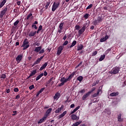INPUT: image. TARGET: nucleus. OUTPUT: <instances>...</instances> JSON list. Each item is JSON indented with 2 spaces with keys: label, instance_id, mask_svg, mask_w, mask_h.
<instances>
[{
  "label": "nucleus",
  "instance_id": "obj_38",
  "mask_svg": "<svg viewBox=\"0 0 126 126\" xmlns=\"http://www.w3.org/2000/svg\"><path fill=\"white\" fill-rule=\"evenodd\" d=\"M6 77V75L5 74H2L1 75L0 78H2L3 79H4Z\"/></svg>",
  "mask_w": 126,
  "mask_h": 126
},
{
  "label": "nucleus",
  "instance_id": "obj_13",
  "mask_svg": "<svg viewBox=\"0 0 126 126\" xmlns=\"http://www.w3.org/2000/svg\"><path fill=\"white\" fill-rule=\"evenodd\" d=\"M42 49V46L36 47L34 50V52L35 53H39Z\"/></svg>",
  "mask_w": 126,
  "mask_h": 126
},
{
  "label": "nucleus",
  "instance_id": "obj_43",
  "mask_svg": "<svg viewBox=\"0 0 126 126\" xmlns=\"http://www.w3.org/2000/svg\"><path fill=\"white\" fill-rule=\"evenodd\" d=\"M97 54H98V52H97V51H94V52H93L92 57H94V56H96V55H97Z\"/></svg>",
  "mask_w": 126,
  "mask_h": 126
},
{
  "label": "nucleus",
  "instance_id": "obj_21",
  "mask_svg": "<svg viewBox=\"0 0 126 126\" xmlns=\"http://www.w3.org/2000/svg\"><path fill=\"white\" fill-rule=\"evenodd\" d=\"M119 95V92H113L110 94V96H111L112 97H114L116 96H118Z\"/></svg>",
  "mask_w": 126,
  "mask_h": 126
},
{
  "label": "nucleus",
  "instance_id": "obj_40",
  "mask_svg": "<svg viewBox=\"0 0 126 126\" xmlns=\"http://www.w3.org/2000/svg\"><path fill=\"white\" fill-rule=\"evenodd\" d=\"M89 17V14L87 13L84 16V18H85V19H87Z\"/></svg>",
  "mask_w": 126,
  "mask_h": 126
},
{
  "label": "nucleus",
  "instance_id": "obj_33",
  "mask_svg": "<svg viewBox=\"0 0 126 126\" xmlns=\"http://www.w3.org/2000/svg\"><path fill=\"white\" fill-rule=\"evenodd\" d=\"M50 3H51V1H50L46 3V5L45 6V9H47V8H48V7H49V5H50Z\"/></svg>",
  "mask_w": 126,
  "mask_h": 126
},
{
  "label": "nucleus",
  "instance_id": "obj_6",
  "mask_svg": "<svg viewBox=\"0 0 126 126\" xmlns=\"http://www.w3.org/2000/svg\"><path fill=\"white\" fill-rule=\"evenodd\" d=\"M63 46H60L59 47L57 52V56H60V55L62 54V51H63Z\"/></svg>",
  "mask_w": 126,
  "mask_h": 126
},
{
  "label": "nucleus",
  "instance_id": "obj_9",
  "mask_svg": "<svg viewBox=\"0 0 126 126\" xmlns=\"http://www.w3.org/2000/svg\"><path fill=\"white\" fill-rule=\"evenodd\" d=\"M60 29L58 30L59 33H62V30L63 29V23H61L59 25Z\"/></svg>",
  "mask_w": 126,
  "mask_h": 126
},
{
  "label": "nucleus",
  "instance_id": "obj_26",
  "mask_svg": "<svg viewBox=\"0 0 126 126\" xmlns=\"http://www.w3.org/2000/svg\"><path fill=\"white\" fill-rule=\"evenodd\" d=\"M105 57H106V55H105L104 54L102 55H101L99 59V61L102 62V61H103L104 60V59H105Z\"/></svg>",
  "mask_w": 126,
  "mask_h": 126
},
{
  "label": "nucleus",
  "instance_id": "obj_58",
  "mask_svg": "<svg viewBox=\"0 0 126 126\" xmlns=\"http://www.w3.org/2000/svg\"><path fill=\"white\" fill-rule=\"evenodd\" d=\"M13 114H12V116H15V115H16L17 114V111H14L13 112Z\"/></svg>",
  "mask_w": 126,
  "mask_h": 126
},
{
  "label": "nucleus",
  "instance_id": "obj_49",
  "mask_svg": "<svg viewBox=\"0 0 126 126\" xmlns=\"http://www.w3.org/2000/svg\"><path fill=\"white\" fill-rule=\"evenodd\" d=\"M34 88V85H32L29 87L30 90H32Z\"/></svg>",
  "mask_w": 126,
  "mask_h": 126
},
{
  "label": "nucleus",
  "instance_id": "obj_39",
  "mask_svg": "<svg viewBox=\"0 0 126 126\" xmlns=\"http://www.w3.org/2000/svg\"><path fill=\"white\" fill-rule=\"evenodd\" d=\"M32 15H33V14H32V13L29 14L27 17V20H28L29 19V18H30V17H31L32 16Z\"/></svg>",
  "mask_w": 126,
  "mask_h": 126
},
{
  "label": "nucleus",
  "instance_id": "obj_55",
  "mask_svg": "<svg viewBox=\"0 0 126 126\" xmlns=\"http://www.w3.org/2000/svg\"><path fill=\"white\" fill-rule=\"evenodd\" d=\"M82 64V62H80L76 66V68H77L80 65H81Z\"/></svg>",
  "mask_w": 126,
  "mask_h": 126
},
{
  "label": "nucleus",
  "instance_id": "obj_30",
  "mask_svg": "<svg viewBox=\"0 0 126 126\" xmlns=\"http://www.w3.org/2000/svg\"><path fill=\"white\" fill-rule=\"evenodd\" d=\"M77 80L79 81V82H81L82 80H83V77L82 76H80L77 78Z\"/></svg>",
  "mask_w": 126,
  "mask_h": 126
},
{
  "label": "nucleus",
  "instance_id": "obj_5",
  "mask_svg": "<svg viewBox=\"0 0 126 126\" xmlns=\"http://www.w3.org/2000/svg\"><path fill=\"white\" fill-rule=\"evenodd\" d=\"M22 59H23V55H22V54L19 55L16 58V61L17 63H19L22 60Z\"/></svg>",
  "mask_w": 126,
  "mask_h": 126
},
{
  "label": "nucleus",
  "instance_id": "obj_54",
  "mask_svg": "<svg viewBox=\"0 0 126 126\" xmlns=\"http://www.w3.org/2000/svg\"><path fill=\"white\" fill-rule=\"evenodd\" d=\"M42 27L41 25L39 26L38 30V31H41V30H42Z\"/></svg>",
  "mask_w": 126,
  "mask_h": 126
},
{
  "label": "nucleus",
  "instance_id": "obj_8",
  "mask_svg": "<svg viewBox=\"0 0 126 126\" xmlns=\"http://www.w3.org/2000/svg\"><path fill=\"white\" fill-rule=\"evenodd\" d=\"M112 71L113 74H117V73L120 71V68H119V67H114L112 69Z\"/></svg>",
  "mask_w": 126,
  "mask_h": 126
},
{
  "label": "nucleus",
  "instance_id": "obj_15",
  "mask_svg": "<svg viewBox=\"0 0 126 126\" xmlns=\"http://www.w3.org/2000/svg\"><path fill=\"white\" fill-rule=\"evenodd\" d=\"M48 65V62H46L42 65V66L40 68L39 70L41 71L43 70Z\"/></svg>",
  "mask_w": 126,
  "mask_h": 126
},
{
  "label": "nucleus",
  "instance_id": "obj_28",
  "mask_svg": "<svg viewBox=\"0 0 126 126\" xmlns=\"http://www.w3.org/2000/svg\"><path fill=\"white\" fill-rule=\"evenodd\" d=\"M76 41L74 40L72 42L71 45L69 46V48H71L72 47H74L76 45Z\"/></svg>",
  "mask_w": 126,
  "mask_h": 126
},
{
  "label": "nucleus",
  "instance_id": "obj_34",
  "mask_svg": "<svg viewBox=\"0 0 126 126\" xmlns=\"http://www.w3.org/2000/svg\"><path fill=\"white\" fill-rule=\"evenodd\" d=\"M81 124V122H76L75 124H73L72 126H78L80 124Z\"/></svg>",
  "mask_w": 126,
  "mask_h": 126
},
{
  "label": "nucleus",
  "instance_id": "obj_11",
  "mask_svg": "<svg viewBox=\"0 0 126 126\" xmlns=\"http://www.w3.org/2000/svg\"><path fill=\"white\" fill-rule=\"evenodd\" d=\"M36 35V31H32L29 33V37H34Z\"/></svg>",
  "mask_w": 126,
  "mask_h": 126
},
{
  "label": "nucleus",
  "instance_id": "obj_2",
  "mask_svg": "<svg viewBox=\"0 0 126 126\" xmlns=\"http://www.w3.org/2000/svg\"><path fill=\"white\" fill-rule=\"evenodd\" d=\"M29 42L28 41V39L27 38L25 39L23 45H22V47L23 48V50H26V49H28L29 48Z\"/></svg>",
  "mask_w": 126,
  "mask_h": 126
},
{
  "label": "nucleus",
  "instance_id": "obj_47",
  "mask_svg": "<svg viewBox=\"0 0 126 126\" xmlns=\"http://www.w3.org/2000/svg\"><path fill=\"white\" fill-rule=\"evenodd\" d=\"M75 29L76 30H79V29H80V26L79 25L75 26Z\"/></svg>",
  "mask_w": 126,
  "mask_h": 126
},
{
  "label": "nucleus",
  "instance_id": "obj_4",
  "mask_svg": "<svg viewBox=\"0 0 126 126\" xmlns=\"http://www.w3.org/2000/svg\"><path fill=\"white\" fill-rule=\"evenodd\" d=\"M6 11H7V7H6L0 11V18H2V17H3V15L6 13Z\"/></svg>",
  "mask_w": 126,
  "mask_h": 126
},
{
  "label": "nucleus",
  "instance_id": "obj_19",
  "mask_svg": "<svg viewBox=\"0 0 126 126\" xmlns=\"http://www.w3.org/2000/svg\"><path fill=\"white\" fill-rule=\"evenodd\" d=\"M65 115H66V111H64L62 114L59 115L58 118L59 120L62 119V118H63V116H65Z\"/></svg>",
  "mask_w": 126,
  "mask_h": 126
},
{
  "label": "nucleus",
  "instance_id": "obj_35",
  "mask_svg": "<svg viewBox=\"0 0 126 126\" xmlns=\"http://www.w3.org/2000/svg\"><path fill=\"white\" fill-rule=\"evenodd\" d=\"M99 80L95 81L93 84V86H96V85H97V84H98V83H99Z\"/></svg>",
  "mask_w": 126,
  "mask_h": 126
},
{
  "label": "nucleus",
  "instance_id": "obj_17",
  "mask_svg": "<svg viewBox=\"0 0 126 126\" xmlns=\"http://www.w3.org/2000/svg\"><path fill=\"white\" fill-rule=\"evenodd\" d=\"M90 94V93H89V92H88L87 94H84L82 97V100H83V101H84V100H86V98H87Z\"/></svg>",
  "mask_w": 126,
  "mask_h": 126
},
{
  "label": "nucleus",
  "instance_id": "obj_63",
  "mask_svg": "<svg viewBox=\"0 0 126 126\" xmlns=\"http://www.w3.org/2000/svg\"><path fill=\"white\" fill-rule=\"evenodd\" d=\"M6 93H9V92H10V90L9 89H6Z\"/></svg>",
  "mask_w": 126,
  "mask_h": 126
},
{
  "label": "nucleus",
  "instance_id": "obj_20",
  "mask_svg": "<svg viewBox=\"0 0 126 126\" xmlns=\"http://www.w3.org/2000/svg\"><path fill=\"white\" fill-rule=\"evenodd\" d=\"M6 3V0H3L0 3V8H1L4 4Z\"/></svg>",
  "mask_w": 126,
  "mask_h": 126
},
{
  "label": "nucleus",
  "instance_id": "obj_14",
  "mask_svg": "<svg viewBox=\"0 0 126 126\" xmlns=\"http://www.w3.org/2000/svg\"><path fill=\"white\" fill-rule=\"evenodd\" d=\"M107 39H109V36L106 35L104 37L100 39V42H105V41H107Z\"/></svg>",
  "mask_w": 126,
  "mask_h": 126
},
{
  "label": "nucleus",
  "instance_id": "obj_37",
  "mask_svg": "<svg viewBox=\"0 0 126 126\" xmlns=\"http://www.w3.org/2000/svg\"><path fill=\"white\" fill-rule=\"evenodd\" d=\"M96 94L99 95V94H102V91L101 89L97 90V91L96 92Z\"/></svg>",
  "mask_w": 126,
  "mask_h": 126
},
{
  "label": "nucleus",
  "instance_id": "obj_48",
  "mask_svg": "<svg viewBox=\"0 0 126 126\" xmlns=\"http://www.w3.org/2000/svg\"><path fill=\"white\" fill-rule=\"evenodd\" d=\"M45 52V50L44 49H42L40 50L39 52V54H43Z\"/></svg>",
  "mask_w": 126,
  "mask_h": 126
},
{
  "label": "nucleus",
  "instance_id": "obj_18",
  "mask_svg": "<svg viewBox=\"0 0 126 126\" xmlns=\"http://www.w3.org/2000/svg\"><path fill=\"white\" fill-rule=\"evenodd\" d=\"M60 94L59 93H57L54 96V100H58L60 98Z\"/></svg>",
  "mask_w": 126,
  "mask_h": 126
},
{
  "label": "nucleus",
  "instance_id": "obj_12",
  "mask_svg": "<svg viewBox=\"0 0 126 126\" xmlns=\"http://www.w3.org/2000/svg\"><path fill=\"white\" fill-rule=\"evenodd\" d=\"M71 118L72 120H75V121H78L79 120V117H77L76 115L74 114H72L71 116Z\"/></svg>",
  "mask_w": 126,
  "mask_h": 126
},
{
  "label": "nucleus",
  "instance_id": "obj_10",
  "mask_svg": "<svg viewBox=\"0 0 126 126\" xmlns=\"http://www.w3.org/2000/svg\"><path fill=\"white\" fill-rule=\"evenodd\" d=\"M46 120H47V116H46L45 115L37 123H38V124H42V123H44V122H45V121H46Z\"/></svg>",
  "mask_w": 126,
  "mask_h": 126
},
{
  "label": "nucleus",
  "instance_id": "obj_1",
  "mask_svg": "<svg viewBox=\"0 0 126 126\" xmlns=\"http://www.w3.org/2000/svg\"><path fill=\"white\" fill-rule=\"evenodd\" d=\"M74 74H75V72H72L67 78H65L64 77H62L60 80L61 83L59 85V87L64 85V83L69 81L74 76Z\"/></svg>",
  "mask_w": 126,
  "mask_h": 126
},
{
  "label": "nucleus",
  "instance_id": "obj_51",
  "mask_svg": "<svg viewBox=\"0 0 126 126\" xmlns=\"http://www.w3.org/2000/svg\"><path fill=\"white\" fill-rule=\"evenodd\" d=\"M44 90H45V88H41V89L40 90V91H39V93H42V92L44 91Z\"/></svg>",
  "mask_w": 126,
  "mask_h": 126
},
{
  "label": "nucleus",
  "instance_id": "obj_56",
  "mask_svg": "<svg viewBox=\"0 0 126 126\" xmlns=\"http://www.w3.org/2000/svg\"><path fill=\"white\" fill-rule=\"evenodd\" d=\"M97 96H98V94H97V93H95L93 95V97L94 98H95V97H97Z\"/></svg>",
  "mask_w": 126,
  "mask_h": 126
},
{
  "label": "nucleus",
  "instance_id": "obj_44",
  "mask_svg": "<svg viewBox=\"0 0 126 126\" xmlns=\"http://www.w3.org/2000/svg\"><path fill=\"white\" fill-rule=\"evenodd\" d=\"M19 23V21L17 20L16 21H15L14 23V26H16V25H17V24H18Z\"/></svg>",
  "mask_w": 126,
  "mask_h": 126
},
{
  "label": "nucleus",
  "instance_id": "obj_46",
  "mask_svg": "<svg viewBox=\"0 0 126 126\" xmlns=\"http://www.w3.org/2000/svg\"><path fill=\"white\" fill-rule=\"evenodd\" d=\"M87 26H88V24H87V23H85V24H84L82 28H84V29L85 30V29H86V27H87Z\"/></svg>",
  "mask_w": 126,
  "mask_h": 126
},
{
  "label": "nucleus",
  "instance_id": "obj_50",
  "mask_svg": "<svg viewBox=\"0 0 126 126\" xmlns=\"http://www.w3.org/2000/svg\"><path fill=\"white\" fill-rule=\"evenodd\" d=\"M96 89V88H93L90 92H89V93H90V94H91V93H92V92H93V91H95V90Z\"/></svg>",
  "mask_w": 126,
  "mask_h": 126
},
{
  "label": "nucleus",
  "instance_id": "obj_25",
  "mask_svg": "<svg viewBox=\"0 0 126 126\" xmlns=\"http://www.w3.org/2000/svg\"><path fill=\"white\" fill-rule=\"evenodd\" d=\"M44 76V73H42L40 74H39L36 78V81H38L40 78H41L42 76Z\"/></svg>",
  "mask_w": 126,
  "mask_h": 126
},
{
  "label": "nucleus",
  "instance_id": "obj_23",
  "mask_svg": "<svg viewBox=\"0 0 126 126\" xmlns=\"http://www.w3.org/2000/svg\"><path fill=\"white\" fill-rule=\"evenodd\" d=\"M118 122H123V119H122V114H119L117 117Z\"/></svg>",
  "mask_w": 126,
  "mask_h": 126
},
{
  "label": "nucleus",
  "instance_id": "obj_24",
  "mask_svg": "<svg viewBox=\"0 0 126 126\" xmlns=\"http://www.w3.org/2000/svg\"><path fill=\"white\" fill-rule=\"evenodd\" d=\"M63 105H62L61 108H58L56 111H55V113H60V112H61V111H62V110H63Z\"/></svg>",
  "mask_w": 126,
  "mask_h": 126
},
{
  "label": "nucleus",
  "instance_id": "obj_52",
  "mask_svg": "<svg viewBox=\"0 0 126 126\" xmlns=\"http://www.w3.org/2000/svg\"><path fill=\"white\" fill-rule=\"evenodd\" d=\"M14 92H18V91H19V90L18 89V88H15L14 89Z\"/></svg>",
  "mask_w": 126,
  "mask_h": 126
},
{
  "label": "nucleus",
  "instance_id": "obj_22",
  "mask_svg": "<svg viewBox=\"0 0 126 126\" xmlns=\"http://www.w3.org/2000/svg\"><path fill=\"white\" fill-rule=\"evenodd\" d=\"M84 28H82V29H80V30H79L78 31L79 36H81V34H82V33L84 32V31H85V30Z\"/></svg>",
  "mask_w": 126,
  "mask_h": 126
},
{
  "label": "nucleus",
  "instance_id": "obj_41",
  "mask_svg": "<svg viewBox=\"0 0 126 126\" xmlns=\"http://www.w3.org/2000/svg\"><path fill=\"white\" fill-rule=\"evenodd\" d=\"M92 6H93V4H91L89 6H87V7L86 8V9H90V8H91L92 7Z\"/></svg>",
  "mask_w": 126,
  "mask_h": 126
},
{
  "label": "nucleus",
  "instance_id": "obj_62",
  "mask_svg": "<svg viewBox=\"0 0 126 126\" xmlns=\"http://www.w3.org/2000/svg\"><path fill=\"white\" fill-rule=\"evenodd\" d=\"M17 4H18V5H20V4H21V1H18L17 2Z\"/></svg>",
  "mask_w": 126,
  "mask_h": 126
},
{
  "label": "nucleus",
  "instance_id": "obj_53",
  "mask_svg": "<svg viewBox=\"0 0 126 126\" xmlns=\"http://www.w3.org/2000/svg\"><path fill=\"white\" fill-rule=\"evenodd\" d=\"M105 111H107V112H108L107 113L108 115H111V111L109 110V109H106Z\"/></svg>",
  "mask_w": 126,
  "mask_h": 126
},
{
  "label": "nucleus",
  "instance_id": "obj_27",
  "mask_svg": "<svg viewBox=\"0 0 126 126\" xmlns=\"http://www.w3.org/2000/svg\"><path fill=\"white\" fill-rule=\"evenodd\" d=\"M79 108H80V106H77L73 111H71V114H74V113H75V112H76V111H77V110H78V109H79Z\"/></svg>",
  "mask_w": 126,
  "mask_h": 126
},
{
  "label": "nucleus",
  "instance_id": "obj_59",
  "mask_svg": "<svg viewBox=\"0 0 126 126\" xmlns=\"http://www.w3.org/2000/svg\"><path fill=\"white\" fill-rule=\"evenodd\" d=\"M80 93H84L85 92V89L81 90L80 91Z\"/></svg>",
  "mask_w": 126,
  "mask_h": 126
},
{
  "label": "nucleus",
  "instance_id": "obj_36",
  "mask_svg": "<svg viewBox=\"0 0 126 126\" xmlns=\"http://www.w3.org/2000/svg\"><path fill=\"white\" fill-rule=\"evenodd\" d=\"M102 19H102V18H101V17H98V18H97V20L98 23H100V22H101Z\"/></svg>",
  "mask_w": 126,
  "mask_h": 126
},
{
  "label": "nucleus",
  "instance_id": "obj_61",
  "mask_svg": "<svg viewBox=\"0 0 126 126\" xmlns=\"http://www.w3.org/2000/svg\"><path fill=\"white\" fill-rule=\"evenodd\" d=\"M20 98V95L19 94H18L16 96L15 99H19Z\"/></svg>",
  "mask_w": 126,
  "mask_h": 126
},
{
  "label": "nucleus",
  "instance_id": "obj_57",
  "mask_svg": "<svg viewBox=\"0 0 126 126\" xmlns=\"http://www.w3.org/2000/svg\"><path fill=\"white\" fill-rule=\"evenodd\" d=\"M43 75H44V76H47V75H48V73L47 72V71H44Z\"/></svg>",
  "mask_w": 126,
  "mask_h": 126
},
{
  "label": "nucleus",
  "instance_id": "obj_60",
  "mask_svg": "<svg viewBox=\"0 0 126 126\" xmlns=\"http://www.w3.org/2000/svg\"><path fill=\"white\" fill-rule=\"evenodd\" d=\"M66 38H67V36H66V34H65V35L63 37V40H66Z\"/></svg>",
  "mask_w": 126,
  "mask_h": 126
},
{
  "label": "nucleus",
  "instance_id": "obj_31",
  "mask_svg": "<svg viewBox=\"0 0 126 126\" xmlns=\"http://www.w3.org/2000/svg\"><path fill=\"white\" fill-rule=\"evenodd\" d=\"M83 49V45L82 44H80L78 46L77 51H80L81 50H82Z\"/></svg>",
  "mask_w": 126,
  "mask_h": 126
},
{
  "label": "nucleus",
  "instance_id": "obj_3",
  "mask_svg": "<svg viewBox=\"0 0 126 126\" xmlns=\"http://www.w3.org/2000/svg\"><path fill=\"white\" fill-rule=\"evenodd\" d=\"M59 6H60L59 2H54L52 8V11H56V10L57 9V8H58V7H59Z\"/></svg>",
  "mask_w": 126,
  "mask_h": 126
},
{
  "label": "nucleus",
  "instance_id": "obj_42",
  "mask_svg": "<svg viewBox=\"0 0 126 126\" xmlns=\"http://www.w3.org/2000/svg\"><path fill=\"white\" fill-rule=\"evenodd\" d=\"M67 44H68V41L67 40H66L63 44V46H66V45H67Z\"/></svg>",
  "mask_w": 126,
  "mask_h": 126
},
{
  "label": "nucleus",
  "instance_id": "obj_32",
  "mask_svg": "<svg viewBox=\"0 0 126 126\" xmlns=\"http://www.w3.org/2000/svg\"><path fill=\"white\" fill-rule=\"evenodd\" d=\"M111 51H112V48H109L108 49H107L105 52V55H108V54H109V53H110V52H111Z\"/></svg>",
  "mask_w": 126,
  "mask_h": 126
},
{
  "label": "nucleus",
  "instance_id": "obj_64",
  "mask_svg": "<svg viewBox=\"0 0 126 126\" xmlns=\"http://www.w3.org/2000/svg\"><path fill=\"white\" fill-rule=\"evenodd\" d=\"M74 104H72L71 105H70V108H74Z\"/></svg>",
  "mask_w": 126,
  "mask_h": 126
},
{
  "label": "nucleus",
  "instance_id": "obj_45",
  "mask_svg": "<svg viewBox=\"0 0 126 126\" xmlns=\"http://www.w3.org/2000/svg\"><path fill=\"white\" fill-rule=\"evenodd\" d=\"M32 28H34V29L35 30L38 29V27H37V26H36V25H34V24L32 25Z\"/></svg>",
  "mask_w": 126,
  "mask_h": 126
},
{
  "label": "nucleus",
  "instance_id": "obj_16",
  "mask_svg": "<svg viewBox=\"0 0 126 126\" xmlns=\"http://www.w3.org/2000/svg\"><path fill=\"white\" fill-rule=\"evenodd\" d=\"M52 111H53V109H52V108H49V109H48L47 110L45 116L46 117H48V116H49V114L52 112Z\"/></svg>",
  "mask_w": 126,
  "mask_h": 126
},
{
  "label": "nucleus",
  "instance_id": "obj_7",
  "mask_svg": "<svg viewBox=\"0 0 126 126\" xmlns=\"http://www.w3.org/2000/svg\"><path fill=\"white\" fill-rule=\"evenodd\" d=\"M43 58H44V56H42L40 58L37 59L36 60V61L33 63L32 66H34V65H35V64H38V63L41 62V61H42V60H43Z\"/></svg>",
  "mask_w": 126,
  "mask_h": 126
},
{
  "label": "nucleus",
  "instance_id": "obj_29",
  "mask_svg": "<svg viewBox=\"0 0 126 126\" xmlns=\"http://www.w3.org/2000/svg\"><path fill=\"white\" fill-rule=\"evenodd\" d=\"M36 72H37V70H33L31 72L30 74V76H33V75H35L36 74Z\"/></svg>",
  "mask_w": 126,
  "mask_h": 126
}]
</instances>
